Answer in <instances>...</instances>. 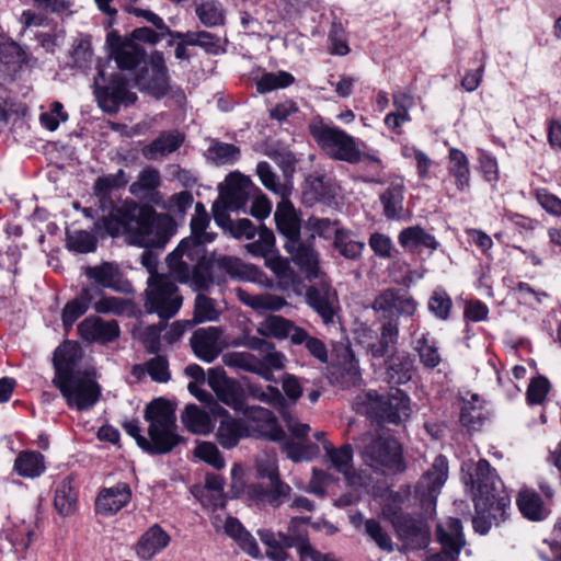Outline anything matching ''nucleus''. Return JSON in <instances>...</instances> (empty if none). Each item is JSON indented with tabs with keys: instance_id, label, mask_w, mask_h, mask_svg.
<instances>
[{
	"instance_id": "nucleus-1",
	"label": "nucleus",
	"mask_w": 561,
	"mask_h": 561,
	"mask_svg": "<svg viewBox=\"0 0 561 561\" xmlns=\"http://www.w3.org/2000/svg\"><path fill=\"white\" fill-rule=\"evenodd\" d=\"M127 183L128 176L123 169L95 180L94 195L99 199L100 208L108 213L95 221V230L113 237L127 232L135 244L146 249L163 248L173 233L172 218L157 213L151 205H140L129 198L119 206L115 205L111 193L125 187Z\"/></svg>"
},
{
	"instance_id": "nucleus-2",
	"label": "nucleus",
	"mask_w": 561,
	"mask_h": 561,
	"mask_svg": "<svg viewBox=\"0 0 561 561\" xmlns=\"http://www.w3.org/2000/svg\"><path fill=\"white\" fill-rule=\"evenodd\" d=\"M462 472H467L465 483L471 486L474 502L472 527L476 533L485 535L492 525H499L506 518L511 497L503 482L486 459L463 463Z\"/></svg>"
},
{
	"instance_id": "nucleus-3",
	"label": "nucleus",
	"mask_w": 561,
	"mask_h": 561,
	"mask_svg": "<svg viewBox=\"0 0 561 561\" xmlns=\"http://www.w3.org/2000/svg\"><path fill=\"white\" fill-rule=\"evenodd\" d=\"M145 420L149 423L150 439L141 435V428L136 420L126 421L123 427L146 453L167 454L180 443V436L175 432V409L168 400L159 398L151 401L146 408Z\"/></svg>"
},
{
	"instance_id": "nucleus-4",
	"label": "nucleus",
	"mask_w": 561,
	"mask_h": 561,
	"mask_svg": "<svg viewBox=\"0 0 561 561\" xmlns=\"http://www.w3.org/2000/svg\"><path fill=\"white\" fill-rule=\"evenodd\" d=\"M274 219L278 232L285 238L284 248L291 261L309 280L320 277L319 254L311 239L300 238V218L287 196L277 204Z\"/></svg>"
},
{
	"instance_id": "nucleus-5",
	"label": "nucleus",
	"mask_w": 561,
	"mask_h": 561,
	"mask_svg": "<svg viewBox=\"0 0 561 561\" xmlns=\"http://www.w3.org/2000/svg\"><path fill=\"white\" fill-rule=\"evenodd\" d=\"M167 264L173 278L188 284L195 291H206L213 284L221 282L215 273V263L206 260L205 249L194 245L191 240L181 241L168 255Z\"/></svg>"
},
{
	"instance_id": "nucleus-6",
	"label": "nucleus",
	"mask_w": 561,
	"mask_h": 561,
	"mask_svg": "<svg viewBox=\"0 0 561 561\" xmlns=\"http://www.w3.org/2000/svg\"><path fill=\"white\" fill-rule=\"evenodd\" d=\"M73 357L68 350H58L55 357L56 375L54 385L60 390L69 408L84 411L92 408L100 399L99 385L87 373L71 368Z\"/></svg>"
},
{
	"instance_id": "nucleus-7",
	"label": "nucleus",
	"mask_w": 561,
	"mask_h": 561,
	"mask_svg": "<svg viewBox=\"0 0 561 561\" xmlns=\"http://www.w3.org/2000/svg\"><path fill=\"white\" fill-rule=\"evenodd\" d=\"M308 130L317 145L331 158L348 163L360 160V150L354 137L346 131L325 124L321 118L312 119Z\"/></svg>"
},
{
	"instance_id": "nucleus-8",
	"label": "nucleus",
	"mask_w": 561,
	"mask_h": 561,
	"mask_svg": "<svg viewBox=\"0 0 561 561\" xmlns=\"http://www.w3.org/2000/svg\"><path fill=\"white\" fill-rule=\"evenodd\" d=\"M355 405L359 412L375 413L381 420L393 424H400L411 415L410 399L398 388L391 389L386 396L370 390L358 396Z\"/></svg>"
},
{
	"instance_id": "nucleus-9",
	"label": "nucleus",
	"mask_w": 561,
	"mask_h": 561,
	"mask_svg": "<svg viewBox=\"0 0 561 561\" xmlns=\"http://www.w3.org/2000/svg\"><path fill=\"white\" fill-rule=\"evenodd\" d=\"M93 88L99 106L107 114H116L122 105L129 106L137 101L126 77L118 71L107 72L105 67H99Z\"/></svg>"
},
{
	"instance_id": "nucleus-10",
	"label": "nucleus",
	"mask_w": 561,
	"mask_h": 561,
	"mask_svg": "<svg viewBox=\"0 0 561 561\" xmlns=\"http://www.w3.org/2000/svg\"><path fill=\"white\" fill-rule=\"evenodd\" d=\"M183 302L171 274H157L148 279L145 307L149 313H157L161 319L173 318Z\"/></svg>"
},
{
	"instance_id": "nucleus-11",
	"label": "nucleus",
	"mask_w": 561,
	"mask_h": 561,
	"mask_svg": "<svg viewBox=\"0 0 561 561\" xmlns=\"http://www.w3.org/2000/svg\"><path fill=\"white\" fill-rule=\"evenodd\" d=\"M363 456L371 467L386 468L392 472H403L405 463L400 443L391 436H378L364 447Z\"/></svg>"
},
{
	"instance_id": "nucleus-12",
	"label": "nucleus",
	"mask_w": 561,
	"mask_h": 561,
	"mask_svg": "<svg viewBox=\"0 0 561 561\" xmlns=\"http://www.w3.org/2000/svg\"><path fill=\"white\" fill-rule=\"evenodd\" d=\"M448 460L444 455L435 457L432 466L420 478L415 494L423 507L435 506L444 484L448 479Z\"/></svg>"
},
{
	"instance_id": "nucleus-13",
	"label": "nucleus",
	"mask_w": 561,
	"mask_h": 561,
	"mask_svg": "<svg viewBox=\"0 0 561 561\" xmlns=\"http://www.w3.org/2000/svg\"><path fill=\"white\" fill-rule=\"evenodd\" d=\"M417 307L419 304L414 297L408 290L400 288L381 290L371 305L376 312H382L390 320L392 317H412Z\"/></svg>"
},
{
	"instance_id": "nucleus-14",
	"label": "nucleus",
	"mask_w": 561,
	"mask_h": 561,
	"mask_svg": "<svg viewBox=\"0 0 561 561\" xmlns=\"http://www.w3.org/2000/svg\"><path fill=\"white\" fill-rule=\"evenodd\" d=\"M136 80L140 90L158 100L168 94L169 77L162 53L154 51L150 56L149 65L141 69Z\"/></svg>"
},
{
	"instance_id": "nucleus-15",
	"label": "nucleus",
	"mask_w": 561,
	"mask_h": 561,
	"mask_svg": "<svg viewBox=\"0 0 561 561\" xmlns=\"http://www.w3.org/2000/svg\"><path fill=\"white\" fill-rule=\"evenodd\" d=\"M259 188H256L250 178L240 172H231L220 185L219 198L231 210L243 209L250 198Z\"/></svg>"
},
{
	"instance_id": "nucleus-16",
	"label": "nucleus",
	"mask_w": 561,
	"mask_h": 561,
	"mask_svg": "<svg viewBox=\"0 0 561 561\" xmlns=\"http://www.w3.org/2000/svg\"><path fill=\"white\" fill-rule=\"evenodd\" d=\"M207 382L222 403L237 412L244 410L247 402L243 389L236 380L226 377L221 368L209 369Z\"/></svg>"
},
{
	"instance_id": "nucleus-17",
	"label": "nucleus",
	"mask_w": 561,
	"mask_h": 561,
	"mask_svg": "<svg viewBox=\"0 0 561 561\" xmlns=\"http://www.w3.org/2000/svg\"><path fill=\"white\" fill-rule=\"evenodd\" d=\"M224 331L218 327L199 328L192 334L190 345L196 357L213 363L226 346Z\"/></svg>"
},
{
	"instance_id": "nucleus-18",
	"label": "nucleus",
	"mask_w": 561,
	"mask_h": 561,
	"mask_svg": "<svg viewBox=\"0 0 561 561\" xmlns=\"http://www.w3.org/2000/svg\"><path fill=\"white\" fill-rule=\"evenodd\" d=\"M306 301L320 316L324 324L333 323L339 309V298L330 284L320 282L310 286L306 291Z\"/></svg>"
},
{
	"instance_id": "nucleus-19",
	"label": "nucleus",
	"mask_w": 561,
	"mask_h": 561,
	"mask_svg": "<svg viewBox=\"0 0 561 561\" xmlns=\"http://www.w3.org/2000/svg\"><path fill=\"white\" fill-rule=\"evenodd\" d=\"M392 525L398 537L409 549H423L428 543V530L426 525L420 519L408 514H396L392 518Z\"/></svg>"
},
{
	"instance_id": "nucleus-20",
	"label": "nucleus",
	"mask_w": 561,
	"mask_h": 561,
	"mask_svg": "<svg viewBox=\"0 0 561 561\" xmlns=\"http://www.w3.org/2000/svg\"><path fill=\"white\" fill-rule=\"evenodd\" d=\"M78 334L87 343L107 344L119 337L121 329L115 320L90 316L77 327Z\"/></svg>"
},
{
	"instance_id": "nucleus-21",
	"label": "nucleus",
	"mask_w": 561,
	"mask_h": 561,
	"mask_svg": "<svg viewBox=\"0 0 561 561\" xmlns=\"http://www.w3.org/2000/svg\"><path fill=\"white\" fill-rule=\"evenodd\" d=\"M161 185V175L159 170L153 167L142 169L135 182L129 185V192L133 196L147 199L158 207H164V196L158 191Z\"/></svg>"
},
{
	"instance_id": "nucleus-22",
	"label": "nucleus",
	"mask_w": 561,
	"mask_h": 561,
	"mask_svg": "<svg viewBox=\"0 0 561 561\" xmlns=\"http://www.w3.org/2000/svg\"><path fill=\"white\" fill-rule=\"evenodd\" d=\"M110 45L111 57L122 70H133L145 59V48L133 39L117 37Z\"/></svg>"
},
{
	"instance_id": "nucleus-23",
	"label": "nucleus",
	"mask_w": 561,
	"mask_h": 561,
	"mask_svg": "<svg viewBox=\"0 0 561 561\" xmlns=\"http://www.w3.org/2000/svg\"><path fill=\"white\" fill-rule=\"evenodd\" d=\"M290 492V485L282 480L271 481L270 485L253 483L248 488V494L252 500L272 507H279L289 499Z\"/></svg>"
},
{
	"instance_id": "nucleus-24",
	"label": "nucleus",
	"mask_w": 561,
	"mask_h": 561,
	"mask_svg": "<svg viewBox=\"0 0 561 561\" xmlns=\"http://www.w3.org/2000/svg\"><path fill=\"white\" fill-rule=\"evenodd\" d=\"M130 499L131 491L129 485L121 482L114 486L102 489L96 497L95 507L98 513L111 516L126 506Z\"/></svg>"
},
{
	"instance_id": "nucleus-25",
	"label": "nucleus",
	"mask_w": 561,
	"mask_h": 561,
	"mask_svg": "<svg viewBox=\"0 0 561 561\" xmlns=\"http://www.w3.org/2000/svg\"><path fill=\"white\" fill-rule=\"evenodd\" d=\"M323 449L331 467L342 473L350 485L362 484V477L353 470V449L351 445L345 444L340 448H334L329 442H323Z\"/></svg>"
},
{
	"instance_id": "nucleus-26",
	"label": "nucleus",
	"mask_w": 561,
	"mask_h": 561,
	"mask_svg": "<svg viewBox=\"0 0 561 561\" xmlns=\"http://www.w3.org/2000/svg\"><path fill=\"white\" fill-rule=\"evenodd\" d=\"M436 538L442 546V552L458 557L465 546L461 522L458 518L448 517L436 526Z\"/></svg>"
},
{
	"instance_id": "nucleus-27",
	"label": "nucleus",
	"mask_w": 561,
	"mask_h": 561,
	"mask_svg": "<svg viewBox=\"0 0 561 561\" xmlns=\"http://www.w3.org/2000/svg\"><path fill=\"white\" fill-rule=\"evenodd\" d=\"M184 141L185 136L181 131L164 130L146 145L141 149V153L147 160H159L179 150Z\"/></svg>"
},
{
	"instance_id": "nucleus-28",
	"label": "nucleus",
	"mask_w": 561,
	"mask_h": 561,
	"mask_svg": "<svg viewBox=\"0 0 561 561\" xmlns=\"http://www.w3.org/2000/svg\"><path fill=\"white\" fill-rule=\"evenodd\" d=\"M85 275L104 288L127 293L130 284L124 278L119 267L114 263L105 262L98 266L87 268Z\"/></svg>"
},
{
	"instance_id": "nucleus-29",
	"label": "nucleus",
	"mask_w": 561,
	"mask_h": 561,
	"mask_svg": "<svg viewBox=\"0 0 561 561\" xmlns=\"http://www.w3.org/2000/svg\"><path fill=\"white\" fill-rule=\"evenodd\" d=\"M404 193L405 186L402 179L392 181L380 193L379 201L382 206V214L388 220H401L404 218Z\"/></svg>"
},
{
	"instance_id": "nucleus-30",
	"label": "nucleus",
	"mask_w": 561,
	"mask_h": 561,
	"mask_svg": "<svg viewBox=\"0 0 561 561\" xmlns=\"http://www.w3.org/2000/svg\"><path fill=\"white\" fill-rule=\"evenodd\" d=\"M222 363L234 370H244L248 373L256 374L264 380L275 382L274 374L267 371L261 364V358L249 352H229L222 356Z\"/></svg>"
},
{
	"instance_id": "nucleus-31",
	"label": "nucleus",
	"mask_w": 561,
	"mask_h": 561,
	"mask_svg": "<svg viewBox=\"0 0 561 561\" xmlns=\"http://www.w3.org/2000/svg\"><path fill=\"white\" fill-rule=\"evenodd\" d=\"M336 185L325 176H309L302 192L304 202L308 205L314 203L331 204L336 197Z\"/></svg>"
},
{
	"instance_id": "nucleus-32",
	"label": "nucleus",
	"mask_w": 561,
	"mask_h": 561,
	"mask_svg": "<svg viewBox=\"0 0 561 561\" xmlns=\"http://www.w3.org/2000/svg\"><path fill=\"white\" fill-rule=\"evenodd\" d=\"M219 415L221 420L216 432L217 442L224 448L231 449L248 435V430L241 421L233 419L226 410L220 409Z\"/></svg>"
},
{
	"instance_id": "nucleus-33",
	"label": "nucleus",
	"mask_w": 561,
	"mask_h": 561,
	"mask_svg": "<svg viewBox=\"0 0 561 561\" xmlns=\"http://www.w3.org/2000/svg\"><path fill=\"white\" fill-rule=\"evenodd\" d=\"M244 417L254 423L261 431H268L270 437L273 440H280L284 438V431L277 425V420L273 412L266 408L252 405L245 403L244 410L240 411Z\"/></svg>"
},
{
	"instance_id": "nucleus-34",
	"label": "nucleus",
	"mask_w": 561,
	"mask_h": 561,
	"mask_svg": "<svg viewBox=\"0 0 561 561\" xmlns=\"http://www.w3.org/2000/svg\"><path fill=\"white\" fill-rule=\"evenodd\" d=\"M92 290V287L82 288L73 299L65 305L61 312V321L66 333H68L73 323L89 310L93 300Z\"/></svg>"
},
{
	"instance_id": "nucleus-35",
	"label": "nucleus",
	"mask_w": 561,
	"mask_h": 561,
	"mask_svg": "<svg viewBox=\"0 0 561 561\" xmlns=\"http://www.w3.org/2000/svg\"><path fill=\"white\" fill-rule=\"evenodd\" d=\"M234 294L243 305L257 312L278 311L287 305L283 297L273 294L252 295L241 287L234 288Z\"/></svg>"
},
{
	"instance_id": "nucleus-36",
	"label": "nucleus",
	"mask_w": 561,
	"mask_h": 561,
	"mask_svg": "<svg viewBox=\"0 0 561 561\" xmlns=\"http://www.w3.org/2000/svg\"><path fill=\"white\" fill-rule=\"evenodd\" d=\"M448 173L454 178L455 185L459 192L470 188V165L466 153L458 148H450L448 151Z\"/></svg>"
},
{
	"instance_id": "nucleus-37",
	"label": "nucleus",
	"mask_w": 561,
	"mask_h": 561,
	"mask_svg": "<svg viewBox=\"0 0 561 561\" xmlns=\"http://www.w3.org/2000/svg\"><path fill=\"white\" fill-rule=\"evenodd\" d=\"M170 539V536L156 524L140 537L137 543V554L144 560H149L164 549Z\"/></svg>"
},
{
	"instance_id": "nucleus-38",
	"label": "nucleus",
	"mask_w": 561,
	"mask_h": 561,
	"mask_svg": "<svg viewBox=\"0 0 561 561\" xmlns=\"http://www.w3.org/2000/svg\"><path fill=\"white\" fill-rule=\"evenodd\" d=\"M210 224V218L203 203L198 202L195 204V211L191 219V237L183 239L182 241L191 240L194 245L204 248L206 243H210L215 240L216 233L208 232L207 228Z\"/></svg>"
},
{
	"instance_id": "nucleus-39",
	"label": "nucleus",
	"mask_w": 561,
	"mask_h": 561,
	"mask_svg": "<svg viewBox=\"0 0 561 561\" xmlns=\"http://www.w3.org/2000/svg\"><path fill=\"white\" fill-rule=\"evenodd\" d=\"M301 330L302 328L297 327L293 321L280 316H268L260 323L259 327V332L262 335L279 340L289 337L293 344L295 342L297 331Z\"/></svg>"
},
{
	"instance_id": "nucleus-40",
	"label": "nucleus",
	"mask_w": 561,
	"mask_h": 561,
	"mask_svg": "<svg viewBox=\"0 0 561 561\" xmlns=\"http://www.w3.org/2000/svg\"><path fill=\"white\" fill-rule=\"evenodd\" d=\"M414 351L425 369L432 370L443 362L437 341L431 336L430 332H424L415 339Z\"/></svg>"
},
{
	"instance_id": "nucleus-41",
	"label": "nucleus",
	"mask_w": 561,
	"mask_h": 561,
	"mask_svg": "<svg viewBox=\"0 0 561 561\" xmlns=\"http://www.w3.org/2000/svg\"><path fill=\"white\" fill-rule=\"evenodd\" d=\"M224 530L225 534L231 537L249 556L252 558L260 557V549L255 539L237 518L230 516L226 517Z\"/></svg>"
},
{
	"instance_id": "nucleus-42",
	"label": "nucleus",
	"mask_w": 561,
	"mask_h": 561,
	"mask_svg": "<svg viewBox=\"0 0 561 561\" xmlns=\"http://www.w3.org/2000/svg\"><path fill=\"white\" fill-rule=\"evenodd\" d=\"M14 470L23 478H37L46 470L45 458L39 451L23 450L15 458Z\"/></svg>"
},
{
	"instance_id": "nucleus-43",
	"label": "nucleus",
	"mask_w": 561,
	"mask_h": 561,
	"mask_svg": "<svg viewBox=\"0 0 561 561\" xmlns=\"http://www.w3.org/2000/svg\"><path fill=\"white\" fill-rule=\"evenodd\" d=\"M216 268L225 271L232 277L250 282H261V272L253 265L244 264L241 260L233 256H220L215 262Z\"/></svg>"
},
{
	"instance_id": "nucleus-44",
	"label": "nucleus",
	"mask_w": 561,
	"mask_h": 561,
	"mask_svg": "<svg viewBox=\"0 0 561 561\" xmlns=\"http://www.w3.org/2000/svg\"><path fill=\"white\" fill-rule=\"evenodd\" d=\"M265 264L275 274L280 289L296 290L300 285V278L287 259L271 256L265 260Z\"/></svg>"
},
{
	"instance_id": "nucleus-45",
	"label": "nucleus",
	"mask_w": 561,
	"mask_h": 561,
	"mask_svg": "<svg viewBox=\"0 0 561 561\" xmlns=\"http://www.w3.org/2000/svg\"><path fill=\"white\" fill-rule=\"evenodd\" d=\"M522 515L530 520H541L547 516V510L539 494L530 489H523L516 499Z\"/></svg>"
},
{
	"instance_id": "nucleus-46",
	"label": "nucleus",
	"mask_w": 561,
	"mask_h": 561,
	"mask_svg": "<svg viewBox=\"0 0 561 561\" xmlns=\"http://www.w3.org/2000/svg\"><path fill=\"white\" fill-rule=\"evenodd\" d=\"M399 324L397 320H388L381 327L378 341L369 345L368 351L375 358L387 356L394 350L398 342Z\"/></svg>"
},
{
	"instance_id": "nucleus-47",
	"label": "nucleus",
	"mask_w": 561,
	"mask_h": 561,
	"mask_svg": "<svg viewBox=\"0 0 561 561\" xmlns=\"http://www.w3.org/2000/svg\"><path fill=\"white\" fill-rule=\"evenodd\" d=\"M54 506L61 516H70L77 510V492L72 479L67 477L55 489Z\"/></svg>"
},
{
	"instance_id": "nucleus-48",
	"label": "nucleus",
	"mask_w": 561,
	"mask_h": 561,
	"mask_svg": "<svg viewBox=\"0 0 561 561\" xmlns=\"http://www.w3.org/2000/svg\"><path fill=\"white\" fill-rule=\"evenodd\" d=\"M414 369L413 359L407 354L391 356L387 362L389 382L402 385L411 380Z\"/></svg>"
},
{
	"instance_id": "nucleus-49",
	"label": "nucleus",
	"mask_w": 561,
	"mask_h": 561,
	"mask_svg": "<svg viewBox=\"0 0 561 561\" xmlns=\"http://www.w3.org/2000/svg\"><path fill=\"white\" fill-rule=\"evenodd\" d=\"M398 241L403 248H426L430 250H436L439 243L434 236L427 233L420 226H412L403 229L399 236Z\"/></svg>"
},
{
	"instance_id": "nucleus-50",
	"label": "nucleus",
	"mask_w": 561,
	"mask_h": 561,
	"mask_svg": "<svg viewBox=\"0 0 561 561\" xmlns=\"http://www.w3.org/2000/svg\"><path fill=\"white\" fill-rule=\"evenodd\" d=\"M181 419L185 428L194 434L206 435L213 430L208 413L195 404L187 405Z\"/></svg>"
},
{
	"instance_id": "nucleus-51",
	"label": "nucleus",
	"mask_w": 561,
	"mask_h": 561,
	"mask_svg": "<svg viewBox=\"0 0 561 561\" xmlns=\"http://www.w3.org/2000/svg\"><path fill=\"white\" fill-rule=\"evenodd\" d=\"M195 13L206 27L222 25L225 22V10L218 0H199L195 4Z\"/></svg>"
},
{
	"instance_id": "nucleus-52",
	"label": "nucleus",
	"mask_w": 561,
	"mask_h": 561,
	"mask_svg": "<svg viewBox=\"0 0 561 561\" xmlns=\"http://www.w3.org/2000/svg\"><path fill=\"white\" fill-rule=\"evenodd\" d=\"M5 538L14 547L15 551H25L28 549L34 535V525L32 522L21 520L12 524L4 529Z\"/></svg>"
},
{
	"instance_id": "nucleus-53",
	"label": "nucleus",
	"mask_w": 561,
	"mask_h": 561,
	"mask_svg": "<svg viewBox=\"0 0 561 561\" xmlns=\"http://www.w3.org/2000/svg\"><path fill=\"white\" fill-rule=\"evenodd\" d=\"M241 151L233 144L213 140L207 157L217 165L233 164L240 159Z\"/></svg>"
},
{
	"instance_id": "nucleus-54",
	"label": "nucleus",
	"mask_w": 561,
	"mask_h": 561,
	"mask_svg": "<svg viewBox=\"0 0 561 561\" xmlns=\"http://www.w3.org/2000/svg\"><path fill=\"white\" fill-rule=\"evenodd\" d=\"M427 308L435 318L446 321L451 313L453 300L444 288L437 287L428 298Z\"/></svg>"
},
{
	"instance_id": "nucleus-55",
	"label": "nucleus",
	"mask_w": 561,
	"mask_h": 561,
	"mask_svg": "<svg viewBox=\"0 0 561 561\" xmlns=\"http://www.w3.org/2000/svg\"><path fill=\"white\" fill-rule=\"evenodd\" d=\"M295 82V78L287 71L265 72L256 81V89L260 93H267L273 90L284 89Z\"/></svg>"
},
{
	"instance_id": "nucleus-56",
	"label": "nucleus",
	"mask_w": 561,
	"mask_h": 561,
	"mask_svg": "<svg viewBox=\"0 0 561 561\" xmlns=\"http://www.w3.org/2000/svg\"><path fill=\"white\" fill-rule=\"evenodd\" d=\"M245 389L252 399L272 407H279L284 402L282 392L274 386L263 387L260 383L249 381L245 383Z\"/></svg>"
},
{
	"instance_id": "nucleus-57",
	"label": "nucleus",
	"mask_w": 561,
	"mask_h": 561,
	"mask_svg": "<svg viewBox=\"0 0 561 561\" xmlns=\"http://www.w3.org/2000/svg\"><path fill=\"white\" fill-rule=\"evenodd\" d=\"M256 174L262 184L271 192L279 195L282 198L290 193V187L287 184L278 182L277 175L273 172L272 167L266 161H261L256 165Z\"/></svg>"
},
{
	"instance_id": "nucleus-58",
	"label": "nucleus",
	"mask_w": 561,
	"mask_h": 561,
	"mask_svg": "<svg viewBox=\"0 0 561 561\" xmlns=\"http://www.w3.org/2000/svg\"><path fill=\"white\" fill-rule=\"evenodd\" d=\"M294 344H304L309 354L320 363L324 364L328 362V350L325 344L320 339L311 336L305 329L297 331Z\"/></svg>"
},
{
	"instance_id": "nucleus-59",
	"label": "nucleus",
	"mask_w": 561,
	"mask_h": 561,
	"mask_svg": "<svg viewBox=\"0 0 561 561\" xmlns=\"http://www.w3.org/2000/svg\"><path fill=\"white\" fill-rule=\"evenodd\" d=\"M259 239L248 243L245 249L255 256H266L273 252L275 247V236L273 231L265 226H261L257 230Z\"/></svg>"
},
{
	"instance_id": "nucleus-60",
	"label": "nucleus",
	"mask_w": 561,
	"mask_h": 561,
	"mask_svg": "<svg viewBox=\"0 0 561 561\" xmlns=\"http://www.w3.org/2000/svg\"><path fill=\"white\" fill-rule=\"evenodd\" d=\"M279 442H282V448L287 457L296 462L310 459L318 454V447L314 444L305 445L302 443H296L286 438V435Z\"/></svg>"
},
{
	"instance_id": "nucleus-61",
	"label": "nucleus",
	"mask_w": 561,
	"mask_h": 561,
	"mask_svg": "<svg viewBox=\"0 0 561 561\" xmlns=\"http://www.w3.org/2000/svg\"><path fill=\"white\" fill-rule=\"evenodd\" d=\"M329 51L332 55L345 56L350 53L346 33L341 22L334 21L331 24L329 35Z\"/></svg>"
},
{
	"instance_id": "nucleus-62",
	"label": "nucleus",
	"mask_w": 561,
	"mask_h": 561,
	"mask_svg": "<svg viewBox=\"0 0 561 561\" xmlns=\"http://www.w3.org/2000/svg\"><path fill=\"white\" fill-rule=\"evenodd\" d=\"M401 154L403 158L415 162L420 179L425 180L428 176L433 161L424 151L415 146L403 145L401 147Z\"/></svg>"
},
{
	"instance_id": "nucleus-63",
	"label": "nucleus",
	"mask_w": 561,
	"mask_h": 561,
	"mask_svg": "<svg viewBox=\"0 0 561 561\" xmlns=\"http://www.w3.org/2000/svg\"><path fill=\"white\" fill-rule=\"evenodd\" d=\"M92 56L91 41L88 37H82L75 42L70 51L72 67L78 69L88 68L92 61Z\"/></svg>"
},
{
	"instance_id": "nucleus-64",
	"label": "nucleus",
	"mask_w": 561,
	"mask_h": 561,
	"mask_svg": "<svg viewBox=\"0 0 561 561\" xmlns=\"http://www.w3.org/2000/svg\"><path fill=\"white\" fill-rule=\"evenodd\" d=\"M220 311L216 308L215 300L198 294L195 299L194 320L196 322L217 321Z\"/></svg>"
}]
</instances>
